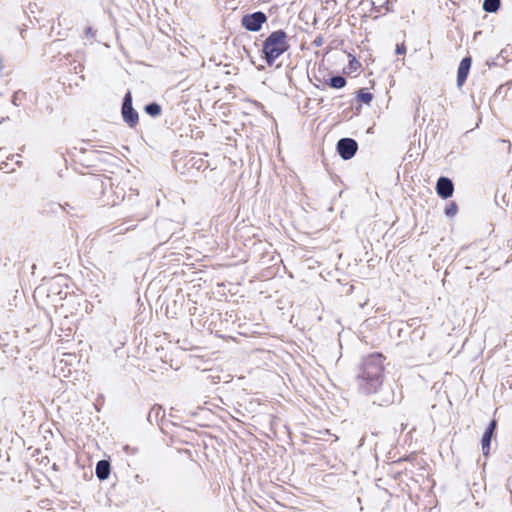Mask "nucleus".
<instances>
[{
    "label": "nucleus",
    "instance_id": "obj_13",
    "mask_svg": "<svg viewBox=\"0 0 512 512\" xmlns=\"http://www.w3.org/2000/svg\"><path fill=\"white\" fill-rule=\"evenodd\" d=\"M357 100L361 103L370 105L373 100V95L370 92L365 91L364 89H360L357 91Z\"/></svg>",
    "mask_w": 512,
    "mask_h": 512
},
{
    "label": "nucleus",
    "instance_id": "obj_23",
    "mask_svg": "<svg viewBox=\"0 0 512 512\" xmlns=\"http://www.w3.org/2000/svg\"><path fill=\"white\" fill-rule=\"evenodd\" d=\"M117 203H118V201L113 200V201L111 202V205H112V206H114V205H116Z\"/></svg>",
    "mask_w": 512,
    "mask_h": 512
},
{
    "label": "nucleus",
    "instance_id": "obj_2",
    "mask_svg": "<svg viewBox=\"0 0 512 512\" xmlns=\"http://www.w3.org/2000/svg\"><path fill=\"white\" fill-rule=\"evenodd\" d=\"M289 47L287 34L284 30L279 29L270 33L264 40L262 47L266 63L271 66Z\"/></svg>",
    "mask_w": 512,
    "mask_h": 512
},
{
    "label": "nucleus",
    "instance_id": "obj_4",
    "mask_svg": "<svg viewBox=\"0 0 512 512\" xmlns=\"http://www.w3.org/2000/svg\"><path fill=\"white\" fill-rule=\"evenodd\" d=\"M267 16L262 11H256L250 14H245L241 18V25L247 31L258 32L262 29L263 24L267 22Z\"/></svg>",
    "mask_w": 512,
    "mask_h": 512
},
{
    "label": "nucleus",
    "instance_id": "obj_14",
    "mask_svg": "<svg viewBox=\"0 0 512 512\" xmlns=\"http://www.w3.org/2000/svg\"><path fill=\"white\" fill-rule=\"evenodd\" d=\"M458 211V206L455 202H450L449 204L446 205L445 207V215L447 217H454L456 215Z\"/></svg>",
    "mask_w": 512,
    "mask_h": 512
},
{
    "label": "nucleus",
    "instance_id": "obj_10",
    "mask_svg": "<svg viewBox=\"0 0 512 512\" xmlns=\"http://www.w3.org/2000/svg\"><path fill=\"white\" fill-rule=\"evenodd\" d=\"M501 0H484L483 10L488 13H495L499 10Z\"/></svg>",
    "mask_w": 512,
    "mask_h": 512
},
{
    "label": "nucleus",
    "instance_id": "obj_6",
    "mask_svg": "<svg viewBox=\"0 0 512 512\" xmlns=\"http://www.w3.org/2000/svg\"><path fill=\"white\" fill-rule=\"evenodd\" d=\"M436 192L442 199L450 198L454 192L453 181L445 176L439 177L436 182Z\"/></svg>",
    "mask_w": 512,
    "mask_h": 512
},
{
    "label": "nucleus",
    "instance_id": "obj_24",
    "mask_svg": "<svg viewBox=\"0 0 512 512\" xmlns=\"http://www.w3.org/2000/svg\"><path fill=\"white\" fill-rule=\"evenodd\" d=\"M118 199L120 200H123L124 199V195H122L121 197L117 196Z\"/></svg>",
    "mask_w": 512,
    "mask_h": 512
},
{
    "label": "nucleus",
    "instance_id": "obj_7",
    "mask_svg": "<svg viewBox=\"0 0 512 512\" xmlns=\"http://www.w3.org/2000/svg\"><path fill=\"white\" fill-rule=\"evenodd\" d=\"M472 64L471 57H464L459 64L458 71H457V86L461 87L469 74L470 68Z\"/></svg>",
    "mask_w": 512,
    "mask_h": 512
},
{
    "label": "nucleus",
    "instance_id": "obj_3",
    "mask_svg": "<svg viewBox=\"0 0 512 512\" xmlns=\"http://www.w3.org/2000/svg\"><path fill=\"white\" fill-rule=\"evenodd\" d=\"M121 114L124 122L130 128H134L138 124L139 115L138 112L133 108L131 91H127V93L124 95L121 107Z\"/></svg>",
    "mask_w": 512,
    "mask_h": 512
},
{
    "label": "nucleus",
    "instance_id": "obj_20",
    "mask_svg": "<svg viewBox=\"0 0 512 512\" xmlns=\"http://www.w3.org/2000/svg\"><path fill=\"white\" fill-rule=\"evenodd\" d=\"M95 34H96V32L93 30V28H92V27H87V28L85 29V36H86L87 38H94V37H95Z\"/></svg>",
    "mask_w": 512,
    "mask_h": 512
},
{
    "label": "nucleus",
    "instance_id": "obj_15",
    "mask_svg": "<svg viewBox=\"0 0 512 512\" xmlns=\"http://www.w3.org/2000/svg\"><path fill=\"white\" fill-rule=\"evenodd\" d=\"M25 93L22 91H16L12 96V103L15 106H19L22 98L24 97Z\"/></svg>",
    "mask_w": 512,
    "mask_h": 512
},
{
    "label": "nucleus",
    "instance_id": "obj_21",
    "mask_svg": "<svg viewBox=\"0 0 512 512\" xmlns=\"http://www.w3.org/2000/svg\"><path fill=\"white\" fill-rule=\"evenodd\" d=\"M160 411H161V407H157V408H156V407H154V408H152V409L150 410L149 414H148V420H150V419H151V417H152V414H153V413H155V414H156V416H158Z\"/></svg>",
    "mask_w": 512,
    "mask_h": 512
},
{
    "label": "nucleus",
    "instance_id": "obj_1",
    "mask_svg": "<svg viewBox=\"0 0 512 512\" xmlns=\"http://www.w3.org/2000/svg\"><path fill=\"white\" fill-rule=\"evenodd\" d=\"M384 356L372 353L363 358L356 375L358 391L364 395L378 393L384 382Z\"/></svg>",
    "mask_w": 512,
    "mask_h": 512
},
{
    "label": "nucleus",
    "instance_id": "obj_17",
    "mask_svg": "<svg viewBox=\"0 0 512 512\" xmlns=\"http://www.w3.org/2000/svg\"><path fill=\"white\" fill-rule=\"evenodd\" d=\"M497 428V421L495 419L491 420L488 424L485 431H490L492 434H494L495 430Z\"/></svg>",
    "mask_w": 512,
    "mask_h": 512
},
{
    "label": "nucleus",
    "instance_id": "obj_22",
    "mask_svg": "<svg viewBox=\"0 0 512 512\" xmlns=\"http://www.w3.org/2000/svg\"><path fill=\"white\" fill-rule=\"evenodd\" d=\"M322 43H323V39H322V37H317V38H315V40L313 41V44H314L316 47L321 46V45H322Z\"/></svg>",
    "mask_w": 512,
    "mask_h": 512
},
{
    "label": "nucleus",
    "instance_id": "obj_19",
    "mask_svg": "<svg viewBox=\"0 0 512 512\" xmlns=\"http://www.w3.org/2000/svg\"><path fill=\"white\" fill-rule=\"evenodd\" d=\"M396 54L398 55H401V54H404L406 52V46L404 43L402 44H398L396 46V50H395Z\"/></svg>",
    "mask_w": 512,
    "mask_h": 512
},
{
    "label": "nucleus",
    "instance_id": "obj_16",
    "mask_svg": "<svg viewBox=\"0 0 512 512\" xmlns=\"http://www.w3.org/2000/svg\"><path fill=\"white\" fill-rule=\"evenodd\" d=\"M149 212L147 210L139 212L133 216L135 220L142 221L148 217Z\"/></svg>",
    "mask_w": 512,
    "mask_h": 512
},
{
    "label": "nucleus",
    "instance_id": "obj_8",
    "mask_svg": "<svg viewBox=\"0 0 512 512\" xmlns=\"http://www.w3.org/2000/svg\"><path fill=\"white\" fill-rule=\"evenodd\" d=\"M110 463L107 460H100L96 464L95 474L101 481L106 480L110 475Z\"/></svg>",
    "mask_w": 512,
    "mask_h": 512
},
{
    "label": "nucleus",
    "instance_id": "obj_18",
    "mask_svg": "<svg viewBox=\"0 0 512 512\" xmlns=\"http://www.w3.org/2000/svg\"><path fill=\"white\" fill-rule=\"evenodd\" d=\"M350 69L356 71L360 67V63L356 58H352L349 62Z\"/></svg>",
    "mask_w": 512,
    "mask_h": 512
},
{
    "label": "nucleus",
    "instance_id": "obj_9",
    "mask_svg": "<svg viewBox=\"0 0 512 512\" xmlns=\"http://www.w3.org/2000/svg\"><path fill=\"white\" fill-rule=\"evenodd\" d=\"M325 83L328 86H330L331 88L341 89V88L345 87L347 81H346L345 77H343L341 75H335V76L330 77L328 80H326Z\"/></svg>",
    "mask_w": 512,
    "mask_h": 512
},
{
    "label": "nucleus",
    "instance_id": "obj_5",
    "mask_svg": "<svg viewBox=\"0 0 512 512\" xmlns=\"http://www.w3.org/2000/svg\"><path fill=\"white\" fill-rule=\"evenodd\" d=\"M336 149L343 160H349L356 154L358 143L352 138H341L337 142Z\"/></svg>",
    "mask_w": 512,
    "mask_h": 512
},
{
    "label": "nucleus",
    "instance_id": "obj_11",
    "mask_svg": "<svg viewBox=\"0 0 512 512\" xmlns=\"http://www.w3.org/2000/svg\"><path fill=\"white\" fill-rule=\"evenodd\" d=\"M144 111L151 117H158L162 112V108L158 103L151 102L145 105Z\"/></svg>",
    "mask_w": 512,
    "mask_h": 512
},
{
    "label": "nucleus",
    "instance_id": "obj_12",
    "mask_svg": "<svg viewBox=\"0 0 512 512\" xmlns=\"http://www.w3.org/2000/svg\"><path fill=\"white\" fill-rule=\"evenodd\" d=\"M492 437H493V434L490 431H485L482 436L481 445H482L483 455H485V456H487L489 454Z\"/></svg>",
    "mask_w": 512,
    "mask_h": 512
}]
</instances>
